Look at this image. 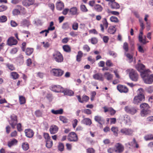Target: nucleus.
I'll use <instances>...</instances> for the list:
<instances>
[{
    "label": "nucleus",
    "instance_id": "nucleus-1",
    "mask_svg": "<svg viewBox=\"0 0 153 153\" xmlns=\"http://www.w3.org/2000/svg\"><path fill=\"white\" fill-rule=\"evenodd\" d=\"M137 70L141 73L142 77H144L148 75V71L146 70L145 66L142 64H138L136 66Z\"/></svg>",
    "mask_w": 153,
    "mask_h": 153
},
{
    "label": "nucleus",
    "instance_id": "nucleus-2",
    "mask_svg": "<svg viewBox=\"0 0 153 153\" xmlns=\"http://www.w3.org/2000/svg\"><path fill=\"white\" fill-rule=\"evenodd\" d=\"M52 59L57 62H62L64 59L62 54L58 51L55 52L53 53Z\"/></svg>",
    "mask_w": 153,
    "mask_h": 153
},
{
    "label": "nucleus",
    "instance_id": "nucleus-3",
    "mask_svg": "<svg viewBox=\"0 0 153 153\" xmlns=\"http://www.w3.org/2000/svg\"><path fill=\"white\" fill-rule=\"evenodd\" d=\"M18 122L17 116L14 114H12L10 116V119L9 121V122L13 129L15 128Z\"/></svg>",
    "mask_w": 153,
    "mask_h": 153
},
{
    "label": "nucleus",
    "instance_id": "nucleus-4",
    "mask_svg": "<svg viewBox=\"0 0 153 153\" xmlns=\"http://www.w3.org/2000/svg\"><path fill=\"white\" fill-rule=\"evenodd\" d=\"M129 71V76L130 79L133 81H137L138 80L139 76L137 72L133 69L128 70Z\"/></svg>",
    "mask_w": 153,
    "mask_h": 153
},
{
    "label": "nucleus",
    "instance_id": "nucleus-5",
    "mask_svg": "<svg viewBox=\"0 0 153 153\" xmlns=\"http://www.w3.org/2000/svg\"><path fill=\"white\" fill-rule=\"evenodd\" d=\"M51 73L56 77H60L64 73V71L59 68H53L50 71Z\"/></svg>",
    "mask_w": 153,
    "mask_h": 153
},
{
    "label": "nucleus",
    "instance_id": "nucleus-6",
    "mask_svg": "<svg viewBox=\"0 0 153 153\" xmlns=\"http://www.w3.org/2000/svg\"><path fill=\"white\" fill-rule=\"evenodd\" d=\"M144 100V95L140 92L139 94H138L137 96L134 97L133 99V102L134 104H138L139 103H140L141 101Z\"/></svg>",
    "mask_w": 153,
    "mask_h": 153
},
{
    "label": "nucleus",
    "instance_id": "nucleus-7",
    "mask_svg": "<svg viewBox=\"0 0 153 153\" xmlns=\"http://www.w3.org/2000/svg\"><path fill=\"white\" fill-rule=\"evenodd\" d=\"M17 9H14L12 11V14L13 16L18 15L20 13L21 11L25 12V8L20 5H17L16 6Z\"/></svg>",
    "mask_w": 153,
    "mask_h": 153
},
{
    "label": "nucleus",
    "instance_id": "nucleus-8",
    "mask_svg": "<svg viewBox=\"0 0 153 153\" xmlns=\"http://www.w3.org/2000/svg\"><path fill=\"white\" fill-rule=\"evenodd\" d=\"M68 139L70 141L76 142L78 138L77 134L74 132H70L68 136Z\"/></svg>",
    "mask_w": 153,
    "mask_h": 153
},
{
    "label": "nucleus",
    "instance_id": "nucleus-9",
    "mask_svg": "<svg viewBox=\"0 0 153 153\" xmlns=\"http://www.w3.org/2000/svg\"><path fill=\"white\" fill-rule=\"evenodd\" d=\"M94 120L98 123L100 128L102 127V125L104 124L105 122V120L103 117L100 115H96L94 116Z\"/></svg>",
    "mask_w": 153,
    "mask_h": 153
},
{
    "label": "nucleus",
    "instance_id": "nucleus-10",
    "mask_svg": "<svg viewBox=\"0 0 153 153\" xmlns=\"http://www.w3.org/2000/svg\"><path fill=\"white\" fill-rule=\"evenodd\" d=\"M108 23L106 18H104L102 19L101 23L100 25L101 30L102 32H103L104 31V27L105 29L108 28Z\"/></svg>",
    "mask_w": 153,
    "mask_h": 153
},
{
    "label": "nucleus",
    "instance_id": "nucleus-11",
    "mask_svg": "<svg viewBox=\"0 0 153 153\" xmlns=\"http://www.w3.org/2000/svg\"><path fill=\"white\" fill-rule=\"evenodd\" d=\"M125 110L126 112L131 114H134L137 111V109L135 107L129 106L125 107Z\"/></svg>",
    "mask_w": 153,
    "mask_h": 153
},
{
    "label": "nucleus",
    "instance_id": "nucleus-12",
    "mask_svg": "<svg viewBox=\"0 0 153 153\" xmlns=\"http://www.w3.org/2000/svg\"><path fill=\"white\" fill-rule=\"evenodd\" d=\"M115 152L121 153L124 150V147L120 143H117L114 146Z\"/></svg>",
    "mask_w": 153,
    "mask_h": 153
},
{
    "label": "nucleus",
    "instance_id": "nucleus-13",
    "mask_svg": "<svg viewBox=\"0 0 153 153\" xmlns=\"http://www.w3.org/2000/svg\"><path fill=\"white\" fill-rule=\"evenodd\" d=\"M117 89L121 93H127L128 91V89L127 87L120 84L117 85Z\"/></svg>",
    "mask_w": 153,
    "mask_h": 153
},
{
    "label": "nucleus",
    "instance_id": "nucleus-14",
    "mask_svg": "<svg viewBox=\"0 0 153 153\" xmlns=\"http://www.w3.org/2000/svg\"><path fill=\"white\" fill-rule=\"evenodd\" d=\"M144 79V82L146 84H150L153 82V75L152 74L149 76L148 73V75L144 77H142Z\"/></svg>",
    "mask_w": 153,
    "mask_h": 153
},
{
    "label": "nucleus",
    "instance_id": "nucleus-15",
    "mask_svg": "<svg viewBox=\"0 0 153 153\" xmlns=\"http://www.w3.org/2000/svg\"><path fill=\"white\" fill-rule=\"evenodd\" d=\"M120 132L125 135H131L133 133V131L131 129L125 128L121 129Z\"/></svg>",
    "mask_w": 153,
    "mask_h": 153
},
{
    "label": "nucleus",
    "instance_id": "nucleus-16",
    "mask_svg": "<svg viewBox=\"0 0 153 153\" xmlns=\"http://www.w3.org/2000/svg\"><path fill=\"white\" fill-rule=\"evenodd\" d=\"M63 88L59 85H54L52 86L51 89L53 91L57 93L62 92Z\"/></svg>",
    "mask_w": 153,
    "mask_h": 153
},
{
    "label": "nucleus",
    "instance_id": "nucleus-17",
    "mask_svg": "<svg viewBox=\"0 0 153 153\" xmlns=\"http://www.w3.org/2000/svg\"><path fill=\"white\" fill-rule=\"evenodd\" d=\"M18 43L17 40L13 37H10L8 38L7 41V44L9 46L16 45Z\"/></svg>",
    "mask_w": 153,
    "mask_h": 153
},
{
    "label": "nucleus",
    "instance_id": "nucleus-18",
    "mask_svg": "<svg viewBox=\"0 0 153 153\" xmlns=\"http://www.w3.org/2000/svg\"><path fill=\"white\" fill-rule=\"evenodd\" d=\"M25 136L27 137L31 138L34 135V132L33 130L30 128L25 129Z\"/></svg>",
    "mask_w": 153,
    "mask_h": 153
},
{
    "label": "nucleus",
    "instance_id": "nucleus-19",
    "mask_svg": "<svg viewBox=\"0 0 153 153\" xmlns=\"http://www.w3.org/2000/svg\"><path fill=\"white\" fill-rule=\"evenodd\" d=\"M115 0H111L108 1L109 2V3H111V7L112 9H117L120 7L119 4L117 2L115 1Z\"/></svg>",
    "mask_w": 153,
    "mask_h": 153
},
{
    "label": "nucleus",
    "instance_id": "nucleus-20",
    "mask_svg": "<svg viewBox=\"0 0 153 153\" xmlns=\"http://www.w3.org/2000/svg\"><path fill=\"white\" fill-rule=\"evenodd\" d=\"M69 14L72 16L77 15L79 14L78 9L75 7H73L69 9Z\"/></svg>",
    "mask_w": 153,
    "mask_h": 153
},
{
    "label": "nucleus",
    "instance_id": "nucleus-21",
    "mask_svg": "<svg viewBox=\"0 0 153 153\" xmlns=\"http://www.w3.org/2000/svg\"><path fill=\"white\" fill-rule=\"evenodd\" d=\"M94 79L99 81H103L104 78L102 74L100 73H97L94 74L93 76Z\"/></svg>",
    "mask_w": 153,
    "mask_h": 153
},
{
    "label": "nucleus",
    "instance_id": "nucleus-22",
    "mask_svg": "<svg viewBox=\"0 0 153 153\" xmlns=\"http://www.w3.org/2000/svg\"><path fill=\"white\" fill-rule=\"evenodd\" d=\"M58 127L56 125H52L50 126L49 131L51 134H56L58 131Z\"/></svg>",
    "mask_w": 153,
    "mask_h": 153
},
{
    "label": "nucleus",
    "instance_id": "nucleus-23",
    "mask_svg": "<svg viewBox=\"0 0 153 153\" xmlns=\"http://www.w3.org/2000/svg\"><path fill=\"white\" fill-rule=\"evenodd\" d=\"M34 0H24L22 2L23 5L25 7H29L33 4Z\"/></svg>",
    "mask_w": 153,
    "mask_h": 153
},
{
    "label": "nucleus",
    "instance_id": "nucleus-24",
    "mask_svg": "<svg viewBox=\"0 0 153 153\" xmlns=\"http://www.w3.org/2000/svg\"><path fill=\"white\" fill-rule=\"evenodd\" d=\"M143 30L140 29V34L139 36V42L142 43L143 44H146L148 42H146L145 39H143V38L142 35L143 34Z\"/></svg>",
    "mask_w": 153,
    "mask_h": 153
},
{
    "label": "nucleus",
    "instance_id": "nucleus-25",
    "mask_svg": "<svg viewBox=\"0 0 153 153\" xmlns=\"http://www.w3.org/2000/svg\"><path fill=\"white\" fill-rule=\"evenodd\" d=\"M63 3L60 0H59L56 4V7L57 10H61L64 7Z\"/></svg>",
    "mask_w": 153,
    "mask_h": 153
},
{
    "label": "nucleus",
    "instance_id": "nucleus-26",
    "mask_svg": "<svg viewBox=\"0 0 153 153\" xmlns=\"http://www.w3.org/2000/svg\"><path fill=\"white\" fill-rule=\"evenodd\" d=\"M62 92L65 95L69 96H73L74 94L73 91L67 89H63Z\"/></svg>",
    "mask_w": 153,
    "mask_h": 153
},
{
    "label": "nucleus",
    "instance_id": "nucleus-27",
    "mask_svg": "<svg viewBox=\"0 0 153 153\" xmlns=\"http://www.w3.org/2000/svg\"><path fill=\"white\" fill-rule=\"evenodd\" d=\"M82 117L84 118L82 120V122L86 125L90 126L92 123L91 120L89 118H84V116Z\"/></svg>",
    "mask_w": 153,
    "mask_h": 153
},
{
    "label": "nucleus",
    "instance_id": "nucleus-28",
    "mask_svg": "<svg viewBox=\"0 0 153 153\" xmlns=\"http://www.w3.org/2000/svg\"><path fill=\"white\" fill-rule=\"evenodd\" d=\"M18 143V140L15 139H13L12 140L8 142L7 146L10 148L12 146L16 145Z\"/></svg>",
    "mask_w": 153,
    "mask_h": 153
},
{
    "label": "nucleus",
    "instance_id": "nucleus-29",
    "mask_svg": "<svg viewBox=\"0 0 153 153\" xmlns=\"http://www.w3.org/2000/svg\"><path fill=\"white\" fill-rule=\"evenodd\" d=\"M116 31L115 27L113 26H110L107 29V31L110 34H113Z\"/></svg>",
    "mask_w": 153,
    "mask_h": 153
},
{
    "label": "nucleus",
    "instance_id": "nucleus-30",
    "mask_svg": "<svg viewBox=\"0 0 153 153\" xmlns=\"http://www.w3.org/2000/svg\"><path fill=\"white\" fill-rule=\"evenodd\" d=\"M104 76L108 80L112 79L113 75L108 72H105L104 74Z\"/></svg>",
    "mask_w": 153,
    "mask_h": 153
},
{
    "label": "nucleus",
    "instance_id": "nucleus-31",
    "mask_svg": "<svg viewBox=\"0 0 153 153\" xmlns=\"http://www.w3.org/2000/svg\"><path fill=\"white\" fill-rule=\"evenodd\" d=\"M51 112L54 114H61L63 113V110L62 108H60L59 109L56 110H55L54 109H52L51 110Z\"/></svg>",
    "mask_w": 153,
    "mask_h": 153
},
{
    "label": "nucleus",
    "instance_id": "nucleus-32",
    "mask_svg": "<svg viewBox=\"0 0 153 153\" xmlns=\"http://www.w3.org/2000/svg\"><path fill=\"white\" fill-rule=\"evenodd\" d=\"M94 8L96 11L98 12H101L103 10L102 6L99 4H95L94 7Z\"/></svg>",
    "mask_w": 153,
    "mask_h": 153
},
{
    "label": "nucleus",
    "instance_id": "nucleus-33",
    "mask_svg": "<svg viewBox=\"0 0 153 153\" xmlns=\"http://www.w3.org/2000/svg\"><path fill=\"white\" fill-rule=\"evenodd\" d=\"M83 53L82 51H79L78 52L76 56V60L78 62H80L81 61V58L83 56Z\"/></svg>",
    "mask_w": 153,
    "mask_h": 153
},
{
    "label": "nucleus",
    "instance_id": "nucleus-34",
    "mask_svg": "<svg viewBox=\"0 0 153 153\" xmlns=\"http://www.w3.org/2000/svg\"><path fill=\"white\" fill-rule=\"evenodd\" d=\"M22 149L24 151L28 150L29 148V145L26 142H24L22 143Z\"/></svg>",
    "mask_w": 153,
    "mask_h": 153
},
{
    "label": "nucleus",
    "instance_id": "nucleus-35",
    "mask_svg": "<svg viewBox=\"0 0 153 153\" xmlns=\"http://www.w3.org/2000/svg\"><path fill=\"white\" fill-rule=\"evenodd\" d=\"M21 25L22 26H27L28 27L30 25V22L28 20L25 19L21 22Z\"/></svg>",
    "mask_w": 153,
    "mask_h": 153
},
{
    "label": "nucleus",
    "instance_id": "nucleus-36",
    "mask_svg": "<svg viewBox=\"0 0 153 153\" xmlns=\"http://www.w3.org/2000/svg\"><path fill=\"white\" fill-rule=\"evenodd\" d=\"M33 51V49L32 48H27L25 49V52L26 54L30 56L32 54Z\"/></svg>",
    "mask_w": 153,
    "mask_h": 153
},
{
    "label": "nucleus",
    "instance_id": "nucleus-37",
    "mask_svg": "<svg viewBox=\"0 0 153 153\" xmlns=\"http://www.w3.org/2000/svg\"><path fill=\"white\" fill-rule=\"evenodd\" d=\"M111 130L113 132L115 136H117L118 132V127H117L113 126L111 128Z\"/></svg>",
    "mask_w": 153,
    "mask_h": 153
},
{
    "label": "nucleus",
    "instance_id": "nucleus-38",
    "mask_svg": "<svg viewBox=\"0 0 153 153\" xmlns=\"http://www.w3.org/2000/svg\"><path fill=\"white\" fill-rule=\"evenodd\" d=\"M19 100L20 104H25L26 103V99L25 97L22 96H19Z\"/></svg>",
    "mask_w": 153,
    "mask_h": 153
},
{
    "label": "nucleus",
    "instance_id": "nucleus-39",
    "mask_svg": "<svg viewBox=\"0 0 153 153\" xmlns=\"http://www.w3.org/2000/svg\"><path fill=\"white\" fill-rule=\"evenodd\" d=\"M110 20L112 22L118 23L119 22V20L118 18L114 16H111L110 18Z\"/></svg>",
    "mask_w": 153,
    "mask_h": 153
},
{
    "label": "nucleus",
    "instance_id": "nucleus-40",
    "mask_svg": "<svg viewBox=\"0 0 153 153\" xmlns=\"http://www.w3.org/2000/svg\"><path fill=\"white\" fill-rule=\"evenodd\" d=\"M63 49L64 51L66 52H71V47L68 45H64L63 46Z\"/></svg>",
    "mask_w": 153,
    "mask_h": 153
},
{
    "label": "nucleus",
    "instance_id": "nucleus-41",
    "mask_svg": "<svg viewBox=\"0 0 153 153\" xmlns=\"http://www.w3.org/2000/svg\"><path fill=\"white\" fill-rule=\"evenodd\" d=\"M6 66L8 69L11 71L15 70V68L13 64L7 63L5 64Z\"/></svg>",
    "mask_w": 153,
    "mask_h": 153
},
{
    "label": "nucleus",
    "instance_id": "nucleus-42",
    "mask_svg": "<svg viewBox=\"0 0 153 153\" xmlns=\"http://www.w3.org/2000/svg\"><path fill=\"white\" fill-rule=\"evenodd\" d=\"M62 27L64 30H68L70 28L69 24L68 22L64 23L63 24Z\"/></svg>",
    "mask_w": 153,
    "mask_h": 153
},
{
    "label": "nucleus",
    "instance_id": "nucleus-43",
    "mask_svg": "<svg viewBox=\"0 0 153 153\" xmlns=\"http://www.w3.org/2000/svg\"><path fill=\"white\" fill-rule=\"evenodd\" d=\"M11 75L13 78L14 79H16L19 78V75L16 72H13L11 73Z\"/></svg>",
    "mask_w": 153,
    "mask_h": 153
},
{
    "label": "nucleus",
    "instance_id": "nucleus-44",
    "mask_svg": "<svg viewBox=\"0 0 153 153\" xmlns=\"http://www.w3.org/2000/svg\"><path fill=\"white\" fill-rule=\"evenodd\" d=\"M53 142L51 140H46V147L48 148H51L53 145Z\"/></svg>",
    "mask_w": 153,
    "mask_h": 153
},
{
    "label": "nucleus",
    "instance_id": "nucleus-45",
    "mask_svg": "<svg viewBox=\"0 0 153 153\" xmlns=\"http://www.w3.org/2000/svg\"><path fill=\"white\" fill-rule=\"evenodd\" d=\"M59 120L64 123H66L68 122V119L65 117L60 116L59 117Z\"/></svg>",
    "mask_w": 153,
    "mask_h": 153
},
{
    "label": "nucleus",
    "instance_id": "nucleus-46",
    "mask_svg": "<svg viewBox=\"0 0 153 153\" xmlns=\"http://www.w3.org/2000/svg\"><path fill=\"white\" fill-rule=\"evenodd\" d=\"M144 138L146 140H153V135L150 134L146 135Z\"/></svg>",
    "mask_w": 153,
    "mask_h": 153
},
{
    "label": "nucleus",
    "instance_id": "nucleus-47",
    "mask_svg": "<svg viewBox=\"0 0 153 153\" xmlns=\"http://www.w3.org/2000/svg\"><path fill=\"white\" fill-rule=\"evenodd\" d=\"M140 107L141 108L143 109H148L150 108V107L149 105L147 103H145L141 104L140 105Z\"/></svg>",
    "mask_w": 153,
    "mask_h": 153
},
{
    "label": "nucleus",
    "instance_id": "nucleus-48",
    "mask_svg": "<svg viewBox=\"0 0 153 153\" xmlns=\"http://www.w3.org/2000/svg\"><path fill=\"white\" fill-rule=\"evenodd\" d=\"M79 27L78 23L76 22H74L72 25V28L74 30H77Z\"/></svg>",
    "mask_w": 153,
    "mask_h": 153
},
{
    "label": "nucleus",
    "instance_id": "nucleus-49",
    "mask_svg": "<svg viewBox=\"0 0 153 153\" xmlns=\"http://www.w3.org/2000/svg\"><path fill=\"white\" fill-rule=\"evenodd\" d=\"M126 56L129 60V62H131L133 61V55L129 53L126 54Z\"/></svg>",
    "mask_w": 153,
    "mask_h": 153
},
{
    "label": "nucleus",
    "instance_id": "nucleus-50",
    "mask_svg": "<svg viewBox=\"0 0 153 153\" xmlns=\"http://www.w3.org/2000/svg\"><path fill=\"white\" fill-rule=\"evenodd\" d=\"M80 9L81 11L83 12H85L88 11V10L86 8L85 5L82 4L80 6Z\"/></svg>",
    "mask_w": 153,
    "mask_h": 153
},
{
    "label": "nucleus",
    "instance_id": "nucleus-51",
    "mask_svg": "<svg viewBox=\"0 0 153 153\" xmlns=\"http://www.w3.org/2000/svg\"><path fill=\"white\" fill-rule=\"evenodd\" d=\"M7 20V17L5 16H0V22H4Z\"/></svg>",
    "mask_w": 153,
    "mask_h": 153
},
{
    "label": "nucleus",
    "instance_id": "nucleus-52",
    "mask_svg": "<svg viewBox=\"0 0 153 153\" xmlns=\"http://www.w3.org/2000/svg\"><path fill=\"white\" fill-rule=\"evenodd\" d=\"M148 113V110L146 109H143L141 111L140 114L142 117H144Z\"/></svg>",
    "mask_w": 153,
    "mask_h": 153
},
{
    "label": "nucleus",
    "instance_id": "nucleus-53",
    "mask_svg": "<svg viewBox=\"0 0 153 153\" xmlns=\"http://www.w3.org/2000/svg\"><path fill=\"white\" fill-rule=\"evenodd\" d=\"M123 48L126 52L128 51V45L127 42H125L124 43L123 45Z\"/></svg>",
    "mask_w": 153,
    "mask_h": 153
},
{
    "label": "nucleus",
    "instance_id": "nucleus-54",
    "mask_svg": "<svg viewBox=\"0 0 153 153\" xmlns=\"http://www.w3.org/2000/svg\"><path fill=\"white\" fill-rule=\"evenodd\" d=\"M106 65L109 67H112L113 65V64L111 61L110 60H107L105 62Z\"/></svg>",
    "mask_w": 153,
    "mask_h": 153
},
{
    "label": "nucleus",
    "instance_id": "nucleus-55",
    "mask_svg": "<svg viewBox=\"0 0 153 153\" xmlns=\"http://www.w3.org/2000/svg\"><path fill=\"white\" fill-rule=\"evenodd\" d=\"M58 148L59 150L61 152L63 151L64 149V146L62 143H60L58 146Z\"/></svg>",
    "mask_w": 153,
    "mask_h": 153
},
{
    "label": "nucleus",
    "instance_id": "nucleus-56",
    "mask_svg": "<svg viewBox=\"0 0 153 153\" xmlns=\"http://www.w3.org/2000/svg\"><path fill=\"white\" fill-rule=\"evenodd\" d=\"M7 7L5 5H2L0 6V12H3L7 10Z\"/></svg>",
    "mask_w": 153,
    "mask_h": 153
},
{
    "label": "nucleus",
    "instance_id": "nucleus-57",
    "mask_svg": "<svg viewBox=\"0 0 153 153\" xmlns=\"http://www.w3.org/2000/svg\"><path fill=\"white\" fill-rule=\"evenodd\" d=\"M84 113L87 115L91 114L92 113L91 111L88 109H85L83 110Z\"/></svg>",
    "mask_w": 153,
    "mask_h": 153
},
{
    "label": "nucleus",
    "instance_id": "nucleus-58",
    "mask_svg": "<svg viewBox=\"0 0 153 153\" xmlns=\"http://www.w3.org/2000/svg\"><path fill=\"white\" fill-rule=\"evenodd\" d=\"M109 112L110 113L111 115H114L116 113V111L112 108L110 107L109 109Z\"/></svg>",
    "mask_w": 153,
    "mask_h": 153
},
{
    "label": "nucleus",
    "instance_id": "nucleus-59",
    "mask_svg": "<svg viewBox=\"0 0 153 153\" xmlns=\"http://www.w3.org/2000/svg\"><path fill=\"white\" fill-rule=\"evenodd\" d=\"M44 137L45 139L46 140H51V137L48 133H44L43 134Z\"/></svg>",
    "mask_w": 153,
    "mask_h": 153
},
{
    "label": "nucleus",
    "instance_id": "nucleus-60",
    "mask_svg": "<svg viewBox=\"0 0 153 153\" xmlns=\"http://www.w3.org/2000/svg\"><path fill=\"white\" fill-rule=\"evenodd\" d=\"M83 49L86 51L87 52H89L90 50V48L87 45H84L83 47Z\"/></svg>",
    "mask_w": 153,
    "mask_h": 153
},
{
    "label": "nucleus",
    "instance_id": "nucleus-61",
    "mask_svg": "<svg viewBox=\"0 0 153 153\" xmlns=\"http://www.w3.org/2000/svg\"><path fill=\"white\" fill-rule=\"evenodd\" d=\"M89 97L87 96H83L82 97V99L83 103L84 102H87L89 100Z\"/></svg>",
    "mask_w": 153,
    "mask_h": 153
},
{
    "label": "nucleus",
    "instance_id": "nucleus-62",
    "mask_svg": "<svg viewBox=\"0 0 153 153\" xmlns=\"http://www.w3.org/2000/svg\"><path fill=\"white\" fill-rule=\"evenodd\" d=\"M90 41L91 43L93 44H97L98 42L97 39L95 37L91 38Z\"/></svg>",
    "mask_w": 153,
    "mask_h": 153
},
{
    "label": "nucleus",
    "instance_id": "nucleus-63",
    "mask_svg": "<svg viewBox=\"0 0 153 153\" xmlns=\"http://www.w3.org/2000/svg\"><path fill=\"white\" fill-rule=\"evenodd\" d=\"M95 150L92 148H90L86 149L87 153H95Z\"/></svg>",
    "mask_w": 153,
    "mask_h": 153
},
{
    "label": "nucleus",
    "instance_id": "nucleus-64",
    "mask_svg": "<svg viewBox=\"0 0 153 153\" xmlns=\"http://www.w3.org/2000/svg\"><path fill=\"white\" fill-rule=\"evenodd\" d=\"M146 91L149 93H151L153 92V86H150L146 89Z\"/></svg>",
    "mask_w": 153,
    "mask_h": 153
}]
</instances>
